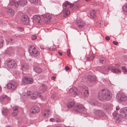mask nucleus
Masks as SVG:
<instances>
[{"label": "nucleus", "instance_id": "f257e3e1", "mask_svg": "<svg viewBox=\"0 0 127 127\" xmlns=\"http://www.w3.org/2000/svg\"><path fill=\"white\" fill-rule=\"evenodd\" d=\"M112 96L110 92L106 89H102L99 91L98 95L99 99L102 101L110 100Z\"/></svg>", "mask_w": 127, "mask_h": 127}, {"label": "nucleus", "instance_id": "f03ea898", "mask_svg": "<svg viewBox=\"0 0 127 127\" xmlns=\"http://www.w3.org/2000/svg\"><path fill=\"white\" fill-rule=\"evenodd\" d=\"M28 51L31 56L34 57L38 56L40 54L39 51L33 45L30 46Z\"/></svg>", "mask_w": 127, "mask_h": 127}, {"label": "nucleus", "instance_id": "7ed1b4c3", "mask_svg": "<svg viewBox=\"0 0 127 127\" xmlns=\"http://www.w3.org/2000/svg\"><path fill=\"white\" fill-rule=\"evenodd\" d=\"M27 3V0H20L19 3L15 0H12L10 2V4L11 5H14L16 7H17L19 4L21 6H24Z\"/></svg>", "mask_w": 127, "mask_h": 127}, {"label": "nucleus", "instance_id": "20e7f679", "mask_svg": "<svg viewBox=\"0 0 127 127\" xmlns=\"http://www.w3.org/2000/svg\"><path fill=\"white\" fill-rule=\"evenodd\" d=\"M116 98L119 102H125L127 100V97L126 95L123 93H118Z\"/></svg>", "mask_w": 127, "mask_h": 127}, {"label": "nucleus", "instance_id": "39448f33", "mask_svg": "<svg viewBox=\"0 0 127 127\" xmlns=\"http://www.w3.org/2000/svg\"><path fill=\"white\" fill-rule=\"evenodd\" d=\"M7 64L8 67L10 68H15L17 66V64L14 60L10 59H7Z\"/></svg>", "mask_w": 127, "mask_h": 127}, {"label": "nucleus", "instance_id": "423d86ee", "mask_svg": "<svg viewBox=\"0 0 127 127\" xmlns=\"http://www.w3.org/2000/svg\"><path fill=\"white\" fill-rule=\"evenodd\" d=\"M10 100V98L4 95H1L0 97V101L3 104L7 103Z\"/></svg>", "mask_w": 127, "mask_h": 127}, {"label": "nucleus", "instance_id": "0eeeda50", "mask_svg": "<svg viewBox=\"0 0 127 127\" xmlns=\"http://www.w3.org/2000/svg\"><path fill=\"white\" fill-rule=\"evenodd\" d=\"M21 21L22 24L26 25H27L29 23V18L27 15H24L21 17Z\"/></svg>", "mask_w": 127, "mask_h": 127}, {"label": "nucleus", "instance_id": "6e6552de", "mask_svg": "<svg viewBox=\"0 0 127 127\" xmlns=\"http://www.w3.org/2000/svg\"><path fill=\"white\" fill-rule=\"evenodd\" d=\"M74 109L77 112L82 113L84 111L85 108L83 105H79L75 106Z\"/></svg>", "mask_w": 127, "mask_h": 127}, {"label": "nucleus", "instance_id": "1a4fd4ad", "mask_svg": "<svg viewBox=\"0 0 127 127\" xmlns=\"http://www.w3.org/2000/svg\"><path fill=\"white\" fill-rule=\"evenodd\" d=\"M6 86L8 89L13 90L16 88L17 84L15 82L11 81L8 83Z\"/></svg>", "mask_w": 127, "mask_h": 127}, {"label": "nucleus", "instance_id": "9d476101", "mask_svg": "<svg viewBox=\"0 0 127 127\" xmlns=\"http://www.w3.org/2000/svg\"><path fill=\"white\" fill-rule=\"evenodd\" d=\"M110 69V66H106L103 67H100L99 68L100 72L102 73L106 74Z\"/></svg>", "mask_w": 127, "mask_h": 127}, {"label": "nucleus", "instance_id": "9b49d317", "mask_svg": "<svg viewBox=\"0 0 127 127\" xmlns=\"http://www.w3.org/2000/svg\"><path fill=\"white\" fill-rule=\"evenodd\" d=\"M120 115L123 118H127V107H125L121 110Z\"/></svg>", "mask_w": 127, "mask_h": 127}, {"label": "nucleus", "instance_id": "f8f14e48", "mask_svg": "<svg viewBox=\"0 0 127 127\" xmlns=\"http://www.w3.org/2000/svg\"><path fill=\"white\" fill-rule=\"evenodd\" d=\"M43 22L45 23H48L51 21V17L49 15H43L41 16Z\"/></svg>", "mask_w": 127, "mask_h": 127}, {"label": "nucleus", "instance_id": "ddd939ff", "mask_svg": "<svg viewBox=\"0 0 127 127\" xmlns=\"http://www.w3.org/2000/svg\"><path fill=\"white\" fill-rule=\"evenodd\" d=\"M40 109L39 107L37 105H34L31 108V111L32 114H34L39 112Z\"/></svg>", "mask_w": 127, "mask_h": 127}, {"label": "nucleus", "instance_id": "4468645a", "mask_svg": "<svg viewBox=\"0 0 127 127\" xmlns=\"http://www.w3.org/2000/svg\"><path fill=\"white\" fill-rule=\"evenodd\" d=\"M76 24L78 27L80 28H82L85 25V22L81 19H79L76 22Z\"/></svg>", "mask_w": 127, "mask_h": 127}, {"label": "nucleus", "instance_id": "2eb2a0df", "mask_svg": "<svg viewBox=\"0 0 127 127\" xmlns=\"http://www.w3.org/2000/svg\"><path fill=\"white\" fill-rule=\"evenodd\" d=\"M23 81L25 84H31L32 83L33 81L32 79L31 78H28L27 77L24 78Z\"/></svg>", "mask_w": 127, "mask_h": 127}, {"label": "nucleus", "instance_id": "dca6fc26", "mask_svg": "<svg viewBox=\"0 0 127 127\" xmlns=\"http://www.w3.org/2000/svg\"><path fill=\"white\" fill-rule=\"evenodd\" d=\"M47 86L44 84H42L40 87V89L39 90L38 92V93L40 95L41 94H43L46 90Z\"/></svg>", "mask_w": 127, "mask_h": 127}, {"label": "nucleus", "instance_id": "f3484780", "mask_svg": "<svg viewBox=\"0 0 127 127\" xmlns=\"http://www.w3.org/2000/svg\"><path fill=\"white\" fill-rule=\"evenodd\" d=\"M95 114L96 116L97 117H100L103 116L105 113L102 110H97L95 112Z\"/></svg>", "mask_w": 127, "mask_h": 127}, {"label": "nucleus", "instance_id": "a211bd4d", "mask_svg": "<svg viewBox=\"0 0 127 127\" xmlns=\"http://www.w3.org/2000/svg\"><path fill=\"white\" fill-rule=\"evenodd\" d=\"M110 69L114 73H117L121 72V71L118 68L113 66H110Z\"/></svg>", "mask_w": 127, "mask_h": 127}, {"label": "nucleus", "instance_id": "6ab92c4d", "mask_svg": "<svg viewBox=\"0 0 127 127\" xmlns=\"http://www.w3.org/2000/svg\"><path fill=\"white\" fill-rule=\"evenodd\" d=\"M21 69L23 71H26L29 68V65L27 63H24L21 65Z\"/></svg>", "mask_w": 127, "mask_h": 127}, {"label": "nucleus", "instance_id": "aec40b11", "mask_svg": "<svg viewBox=\"0 0 127 127\" xmlns=\"http://www.w3.org/2000/svg\"><path fill=\"white\" fill-rule=\"evenodd\" d=\"M74 5V4H72L69 2H68L67 1H65L64 3H63V7H68V6H70V8L72 7Z\"/></svg>", "mask_w": 127, "mask_h": 127}, {"label": "nucleus", "instance_id": "412c9836", "mask_svg": "<svg viewBox=\"0 0 127 127\" xmlns=\"http://www.w3.org/2000/svg\"><path fill=\"white\" fill-rule=\"evenodd\" d=\"M34 20L35 22L38 23H40L41 21V18L38 15H34L33 16Z\"/></svg>", "mask_w": 127, "mask_h": 127}, {"label": "nucleus", "instance_id": "4be33fe9", "mask_svg": "<svg viewBox=\"0 0 127 127\" xmlns=\"http://www.w3.org/2000/svg\"><path fill=\"white\" fill-rule=\"evenodd\" d=\"M33 70L35 72L38 73H40L42 71L41 68L39 66H34Z\"/></svg>", "mask_w": 127, "mask_h": 127}, {"label": "nucleus", "instance_id": "5701e85b", "mask_svg": "<svg viewBox=\"0 0 127 127\" xmlns=\"http://www.w3.org/2000/svg\"><path fill=\"white\" fill-rule=\"evenodd\" d=\"M88 80L90 82L95 81L96 80V78L95 76H92L91 75H89L87 77Z\"/></svg>", "mask_w": 127, "mask_h": 127}, {"label": "nucleus", "instance_id": "b1692460", "mask_svg": "<svg viewBox=\"0 0 127 127\" xmlns=\"http://www.w3.org/2000/svg\"><path fill=\"white\" fill-rule=\"evenodd\" d=\"M63 16L66 17L70 14V11L67 8H65L63 11Z\"/></svg>", "mask_w": 127, "mask_h": 127}, {"label": "nucleus", "instance_id": "393cba45", "mask_svg": "<svg viewBox=\"0 0 127 127\" xmlns=\"http://www.w3.org/2000/svg\"><path fill=\"white\" fill-rule=\"evenodd\" d=\"M2 114L4 115H7L8 113V110L7 108L3 107L2 109Z\"/></svg>", "mask_w": 127, "mask_h": 127}, {"label": "nucleus", "instance_id": "a878e982", "mask_svg": "<svg viewBox=\"0 0 127 127\" xmlns=\"http://www.w3.org/2000/svg\"><path fill=\"white\" fill-rule=\"evenodd\" d=\"M39 94L37 92H35L34 93H32L31 98L32 99H35L37 97Z\"/></svg>", "mask_w": 127, "mask_h": 127}, {"label": "nucleus", "instance_id": "bb28decb", "mask_svg": "<svg viewBox=\"0 0 127 127\" xmlns=\"http://www.w3.org/2000/svg\"><path fill=\"white\" fill-rule=\"evenodd\" d=\"M7 12L10 13L11 15H13L15 13L14 10L11 8H8L7 9Z\"/></svg>", "mask_w": 127, "mask_h": 127}, {"label": "nucleus", "instance_id": "cd10ccee", "mask_svg": "<svg viewBox=\"0 0 127 127\" xmlns=\"http://www.w3.org/2000/svg\"><path fill=\"white\" fill-rule=\"evenodd\" d=\"M90 15L91 18H94L96 15V13L95 11L94 10H92L91 12Z\"/></svg>", "mask_w": 127, "mask_h": 127}, {"label": "nucleus", "instance_id": "c85d7f7f", "mask_svg": "<svg viewBox=\"0 0 127 127\" xmlns=\"http://www.w3.org/2000/svg\"><path fill=\"white\" fill-rule=\"evenodd\" d=\"M99 62L102 64H103L105 63V59L104 57L100 58L99 60Z\"/></svg>", "mask_w": 127, "mask_h": 127}, {"label": "nucleus", "instance_id": "c756f323", "mask_svg": "<svg viewBox=\"0 0 127 127\" xmlns=\"http://www.w3.org/2000/svg\"><path fill=\"white\" fill-rule=\"evenodd\" d=\"M94 57H95L93 55H90L89 57L87 58V60L89 61H93Z\"/></svg>", "mask_w": 127, "mask_h": 127}, {"label": "nucleus", "instance_id": "7c9ffc66", "mask_svg": "<svg viewBox=\"0 0 127 127\" xmlns=\"http://www.w3.org/2000/svg\"><path fill=\"white\" fill-rule=\"evenodd\" d=\"M82 91L83 92H85V91H88V89L87 87L86 86H82L81 88Z\"/></svg>", "mask_w": 127, "mask_h": 127}, {"label": "nucleus", "instance_id": "2f4dec72", "mask_svg": "<svg viewBox=\"0 0 127 127\" xmlns=\"http://www.w3.org/2000/svg\"><path fill=\"white\" fill-rule=\"evenodd\" d=\"M7 51L9 53H12L14 51V48L12 47H10L7 49Z\"/></svg>", "mask_w": 127, "mask_h": 127}, {"label": "nucleus", "instance_id": "473e14b6", "mask_svg": "<svg viewBox=\"0 0 127 127\" xmlns=\"http://www.w3.org/2000/svg\"><path fill=\"white\" fill-rule=\"evenodd\" d=\"M74 105V103L72 102H69L67 104L68 107L69 108H70L73 107Z\"/></svg>", "mask_w": 127, "mask_h": 127}, {"label": "nucleus", "instance_id": "72a5a7b5", "mask_svg": "<svg viewBox=\"0 0 127 127\" xmlns=\"http://www.w3.org/2000/svg\"><path fill=\"white\" fill-rule=\"evenodd\" d=\"M83 96L85 97H87L89 95V93L88 91H85L83 92Z\"/></svg>", "mask_w": 127, "mask_h": 127}, {"label": "nucleus", "instance_id": "f704fd0d", "mask_svg": "<svg viewBox=\"0 0 127 127\" xmlns=\"http://www.w3.org/2000/svg\"><path fill=\"white\" fill-rule=\"evenodd\" d=\"M122 9L124 12L127 13V4L124 6L123 7Z\"/></svg>", "mask_w": 127, "mask_h": 127}, {"label": "nucleus", "instance_id": "c9c22d12", "mask_svg": "<svg viewBox=\"0 0 127 127\" xmlns=\"http://www.w3.org/2000/svg\"><path fill=\"white\" fill-rule=\"evenodd\" d=\"M4 41L2 39L0 40V48H2L3 45Z\"/></svg>", "mask_w": 127, "mask_h": 127}, {"label": "nucleus", "instance_id": "e433bc0d", "mask_svg": "<svg viewBox=\"0 0 127 127\" xmlns=\"http://www.w3.org/2000/svg\"><path fill=\"white\" fill-rule=\"evenodd\" d=\"M119 115L118 113H117L116 112H114L113 113V115L114 117H117Z\"/></svg>", "mask_w": 127, "mask_h": 127}, {"label": "nucleus", "instance_id": "4c0bfd02", "mask_svg": "<svg viewBox=\"0 0 127 127\" xmlns=\"http://www.w3.org/2000/svg\"><path fill=\"white\" fill-rule=\"evenodd\" d=\"M18 107L17 106L14 107L13 108V109L14 111H17L18 112Z\"/></svg>", "mask_w": 127, "mask_h": 127}, {"label": "nucleus", "instance_id": "58836bf2", "mask_svg": "<svg viewBox=\"0 0 127 127\" xmlns=\"http://www.w3.org/2000/svg\"><path fill=\"white\" fill-rule=\"evenodd\" d=\"M121 119L120 117L117 118V119L116 120V122L117 123H119L121 122Z\"/></svg>", "mask_w": 127, "mask_h": 127}, {"label": "nucleus", "instance_id": "ea45409f", "mask_svg": "<svg viewBox=\"0 0 127 127\" xmlns=\"http://www.w3.org/2000/svg\"><path fill=\"white\" fill-rule=\"evenodd\" d=\"M31 3L36 4L38 2V0H30Z\"/></svg>", "mask_w": 127, "mask_h": 127}, {"label": "nucleus", "instance_id": "a19ab883", "mask_svg": "<svg viewBox=\"0 0 127 127\" xmlns=\"http://www.w3.org/2000/svg\"><path fill=\"white\" fill-rule=\"evenodd\" d=\"M18 112H17V111H13V112L12 114V115L14 117H15L17 115Z\"/></svg>", "mask_w": 127, "mask_h": 127}, {"label": "nucleus", "instance_id": "79ce46f5", "mask_svg": "<svg viewBox=\"0 0 127 127\" xmlns=\"http://www.w3.org/2000/svg\"><path fill=\"white\" fill-rule=\"evenodd\" d=\"M8 44H12L13 42V40L12 39H9L8 40Z\"/></svg>", "mask_w": 127, "mask_h": 127}, {"label": "nucleus", "instance_id": "37998d69", "mask_svg": "<svg viewBox=\"0 0 127 127\" xmlns=\"http://www.w3.org/2000/svg\"><path fill=\"white\" fill-rule=\"evenodd\" d=\"M31 38L32 40H34L36 38V36L34 35H33L32 36Z\"/></svg>", "mask_w": 127, "mask_h": 127}, {"label": "nucleus", "instance_id": "c03bdc74", "mask_svg": "<svg viewBox=\"0 0 127 127\" xmlns=\"http://www.w3.org/2000/svg\"><path fill=\"white\" fill-rule=\"evenodd\" d=\"M73 93L75 95H76L77 93V91L76 89H74Z\"/></svg>", "mask_w": 127, "mask_h": 127}, {"label": "nucleus", "instance_id": "a18cd8bd", "mask_svg": "<svg viewBox=\"0 0 127 127\" xmlns=\"http://www.w3.org/2000/svg\"><path fill=\"white\" fill-rule=\"evenodd\" d=\"M67 55L69 56H70V50L68 49L67 50Z\"/></svg>", "mask_w": 127, "mask_h": 127}, {"label": "nucleus", "instance_id": "49530a36", "mask_svg": "<svg viewBox=\"0 0 127 127\" xmlns=\"http://www.w3.org/2000/svg\"><path fill=\"white\" fill-rule=\"evenodd\" d=\"M32 92H31L30 91H28L27 93V94L29 96H30L32 95Z\"/></svg>", "mask_w": 127, "mask_h": 127}, {"label": "nucleus", "instance_id": "de8ad7c7", "mask_svg": "<svg viewBox=\"0 0 127 127\" xmlns=\"http://www.w3.org/2000/svg\"><path fill=\"white\" fill-rule=\"evenodd\" d=\"M18 30L21 32H22L24 30L23 28L21 27H18Z\"/></svg>", "mask_w": 127, "mask_h": 127}, {"label": "nucleus", "instance_id": "09e8293b", "mask_svg": "<svg viewBox=\"0 0 127 127\" xmlns=\"http://www.w3.org/2000/svg\"><path fill=\"white\" fill-rule=\"evenodd\" d=\"M65 69L66 71L68 70H70V68L67 66H66L65 67Z\"/></svg>", "mask_w": 127, "mask_h": 127}, {"label": "nucleus", "instance_id": "8fccbe9b", "mask_svg": "<svg viewBox=\"0 0 127 127\" xmlns=\"http://www.w3.org/2000/svg\"><path fill=\"white\" fill-rule=\"evenodd\" d=\"M73 91L74 89L73 88H71L69 90V93H73Z\"/></svg>", "mask_w": 127, "mask_h": 127}, {"label": "nucleus", "instance_id": "3c124183", "mask_svg": "<svg viewBox=\"0 0 127 127\" xmlns=\"http://www.w3.org/2000/svg\"><path fill=\"white\" fill-rule=\"evenodd\" d=\"M55 119L54 118H51L50 119V121L51 122H55Z\"/></svg>", "mask_w": 127, "mask_h": 127}, {"label": "nucleus", "instance_id": "603ef678", "mask_svg": "<svg viewBox=\"0 0 127 127\" xmlns=\"http://www.w3.org/2000/svg\"><path fill=\"white\" fill-rule=\"evenodd\" d=\"M105 40L107 41H109L110 39V38L109 36H107L105 37Z\"/></svg>", "mask_w": 127, "mask_h": 127}, {"label": "nucleus", "instance_id": "864d4df0", "mask_svg": "<svg viewBox=\"0 0 127 127\" xmlns=\"http://www.w3.org/2000/svg\"><path fill=\"white\" fill-rule=\"evenodd\" d=\"M113 43L115 45H117L118 44V43L117 42H116L115 41H113Z\"/></svg>", "mask_w": 127, "mask_h": 127}, {"label": "nucleus", "instance_id": "5fc2aeb1", "mask_svg": "<svg viewBox=\"0 0 127 127\" xmlns=\"http://www.w3.org/2000/svg\"><path fill=\"white\" fill-rule=\"evenodd\" d=\"M56 121L57 122L59 123L61 122V120L59 119H58Z\"/></svg>", "mask_w": 127, "mask_h": 127}, {"label": "nucleus", "instance_id": "6e6d98bb", "mask_svg": "<svg viewBox=\"0 0 127 127\" xmlns=\"http://www.w3.org/2000/svg\"><path fill=\"white\" fill-rule=\"evenodd\" d=\"M120 109V107L119 106H117L116 107V110H117V111H118V110H119V109Z\"/></svg>", "mask_w": 127, "mask_h": 127}, {"label": "nucleus", "instance_id": "4d7b16f0", "mask_svg": "<svg viewBox=\"0 0 127 127\" xmlns=\"http://www.w3.org/2000/svg\"><path fill=\"white\" fill-rule=\"evenodd\" d=\"M122 69L123 70L124 69H125L126 70V68L125 66H123L122 67Z\"/></svg>", "mask_w": 127, "mask_h": 127}, {"label": "nucleus", "instance_id": "13d9d810", "mask_svg": "<svg viewBox=\"0 0 127 127\" xmlns=\"http://www.w3.org/2000/svg\"><path fill=\"white\" fill-rule=\"evenodd\" d=\"M58 53L61 56H62V52L58 51Z\"/></svg>", "mask_w": 127, "mask_h": 127}, {"label": "nucleus", "instance_id": "bf43d9fd", "mask_svg": "<svg viewBox=\"0 0 127 127\" xmlns=\"http://www.w3.org/2000/svg\"><path fill=\"white\" fill-rule=\"evenodd\" d=\"M98 26L100 27V28L102 26H101V23H99Z\"/></svg>", "mask_w": 127, "mask_h": 127}, {"label": "nucleus", "instance_id": "052dcab7", "mask_svg": "<svg viewBox=\"0 0 127 127\" xmlns=\"http://www.w3.org/2000/svg\"><path fill=\"white\" fill-rule=\"evenodd\" d=\"M55 77L54 76H53L52 78V80H54L55 79Z\"/></svg>", "mask_w": 127, "mask_h": 127}, {"label": "nucleus", "instance_id": "680f3d73", "mask_svg": "<svg viewBox=\"0 0 127 127\" xmlns=\"http://www.w3.org/2000/svg\"><path fill=\"white\" fill-rule=\"evenodd\" d=\"M3 33L5 34V35L6 34V32L5 31H4L3 32Z\"/></svg>", "mask_w": 127, "mask_h": 127}, {"label": "nucleus", "instance_id": "e2e57ef3", "mask_svg": "<svg viewBox=\"0 0 127 127\" xmlns=\"http://www.w3.org/2000/svg\"><path fill=\"white\" fill-rule=\"evenodd\" d=\"M125 72L126 73L127 72V69H126V70L125 69H124V70Z\"/></svg>", "mask_w": 127, "mask_h": 127}, {"label": "nucleus", "instance_id": "0e129e2a", "mask_svg": "<svg viewBox=\"0 0 127 127\" xmlns=\"http://www.w3.org/2000/svg\"><path fill=\"white\" fill-rule=\"evenodd\" d=\"M40 48L42 50H43L44 49V48H43V47H40Z\"/></svg>", "mask_w": 127, "mask_h": 127}, {"label": "nucleus", "instance_id": "69168bd1", "mask_svg": "<svg viewBox=\"0 0 127 127\" xmlns=\"http://www.w3.org/2000/svg\"><path fill=\"white\" fill-rule=\"evenodd\" d=\"M85 0L86 2H88L89 1H91V0Z\"/></svg>", "mask_w": 127, "mask_h": 127}, {"label": "nucleus", "instance_id": "338daca9", "mask_svg": "<svg viewBox=\"0 0 127 127\" xmlns=\"http://www.w3.org/2000/svg\"><path fill=\"white\" fill-rule=\"evenodd\" d=\"M39 97L41 98H42L43 97L41 95H39Z\"/></svg>", "mask_w": 127, "mask_h": 127}, {"label": "nucleus", "instance_id": "774afa93", "mask_svg": "<svg viewBox=\"0 0 127 127\" xmlns=\"http://www.w3.org/2000/svg\"><path fill=\"white\" fill-rule=\"evenodd\" d=\"M56 50V48H53V49L52 50H53V51H55Z\"/></svg>", "mask_w": 127, "mask_h": 127}]
</instances>
